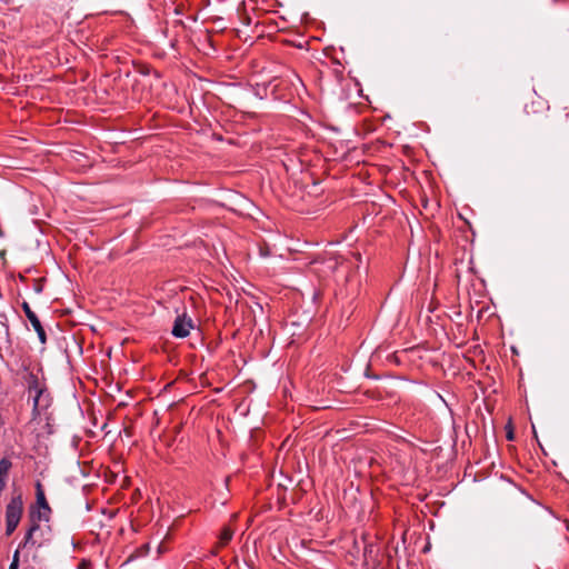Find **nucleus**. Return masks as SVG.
<instances>
[{"label": "nucleus", "mask_w": 569, "mask_h": 569, "mask_svg": "<svg viewBox=\"0 0 569 569\" xmlns=\"http://www.w3.org/2000/svg\"><path fill=\"white\" fill-rule=\"evenodd\" d=\"M40 521L30 520V527L27 530L23 540L19 545V549L39 548L50 541V528H42Z\"/></svg>", "instance_id": "nucleus-1"}, {"label": "nucleus", "mask_w": 569, "mask_h": 569, "mask_svg": "<svg viewBox=\"0 0 569 569\" xmlns=\"http://www.w3.org/2000/svg\"><path fill=\"white\" fill-rule=\"evenodd\" d=\"M23 515L22 495H13L6 507V536H11L18 528Z\"/></svg>", "instance_id": "nucleus-2"}, {"label": "nucleus", "mask_w": 569, "mask_h": 569, "mask_svg": "<svg viewBox=\"0 0 569 569\" xmlns=\"http://www.w3.org/2000/svg\"><path fill=\"white\" fill-rule=\"evenodd\" d=\"M51 508L47 501L42 485L40 481L36 483V506L31 507L29 512L30 520L46 521L50 520Z\"/></svg>", "instance_id": "nucleus-3"}, {"label": "nucleus", "mask_w": 569, "mask_h": 569, "mask_svg": "<svg viewBox=\"0 0 569 569\" xmlns=\"http://www.w3.org/2000/svg\"><path fill=\"white\" fill-rule=\"evenodd\" d=\"M193 328V322L186 313L176 318L171 333L176 338H186L189 336L190 330Z\"/></svg>", "instance_id": "nucleus-4"}, {"label": "nucleus", "mask_w": 569, "mask_h": 569, "mask_svg": "<svg viewBox=\"0 0 569 569\" xmlns=\"http://www.w3.org/2000/svg\"><path fill=\"white\" fill-rule=\"evenodd\" d=\"M22 309L24 311L26 317L28 318V320L32 325L33 329L36 330L40 342L46 343L47 342L46 331H44L39 318L37 317V315L31 310L29 303L26 301L22 303Z\"/></svg>", "instance_id": "nucleus-5"}, {"label": "nucleus", "mask_w": 569, "mask_h": 569, "mask_svg": "<svg viewBox=\"0 0 569 569\" xmlns=\"http://www.w3.org/2000/svg\"><path fill=\"white\" fill-rule=\"evenodd\" d=\"M12 462L9 458L0 459V483L7 485Z\"/></svg>", "instance_id": "nucleus-6"}, {"label": "nucleus", "mask_w": 569, "mask_h": 569, "mask_svg": "<svg viewBox=\"0 0 569 569\" xmlns=\"http://www.w3.org/2000/svg\"><path fill=\"white\" fill-rule=\"evenodd\" d=\"M232 537H233V531L228 527L223 528L219 536V541H218L219 547L227 546L230 542V540L232 539Z\"/></svg>", "instance_id": "nucleus-7"}, {"label": "nucleus", "mask_w": 569, "mask_h": 569, "mask_svg": "<svg viewBox=\"0 0 569 569\" xmlns=\"http://www.w3.org/2000/svg\"><path fill=\"white\" fill-rule=\"evenodd\" d=\"M34 390H36V396L33 398V409L37 410L39 407L41 396H42V389L38 388V386L36 385Z\"/></svg>", "instance_id": "nucleus-8"}, {"label": "nucleus", "mask_w": 569, "mask_h": 569, "mask_svg": "<svg viewBox=\"0 0 569 569\" xmlns=\"http://www.w3.org/2000/svg\"><path fill=\"white\" fill-rule=\"evenodd\" d=\"M19 548L14 551L12 561L9 566V569H18L19 568Z\"/></svg>", "instance_id": "nucleus-9"}, {"label": "nucleus", "mask_w": 569, "mask_h": 569, "mask_svg": "<svg viewBox=\"0 0 569 569\" xmlns=\"http://www.w3.org/2000/svg\"><path fill=\"white\" fill-rule=\"evenodd\" d=\"M288 77L291 79L292 86H296V83L302 86L300 77L295 71H290V74Z\"/></svg>", "instance_id": "nucleus-10"}, {"label": "nucleus", "mask_w": 569, "mask_h": 569, "mask_svg": "<svg viewBox=\"0 0 569 569\" xmlns=\"http://www.w3.org/2000/svg\"><path fill=\"white\" fill-rule=\"evenodd\" d=\"M507 438H508V440H512V439H513V433H512V431H509V432L507 433Z\"/></svg>", "instance_id": "nucleus-11"}]
</instances>
